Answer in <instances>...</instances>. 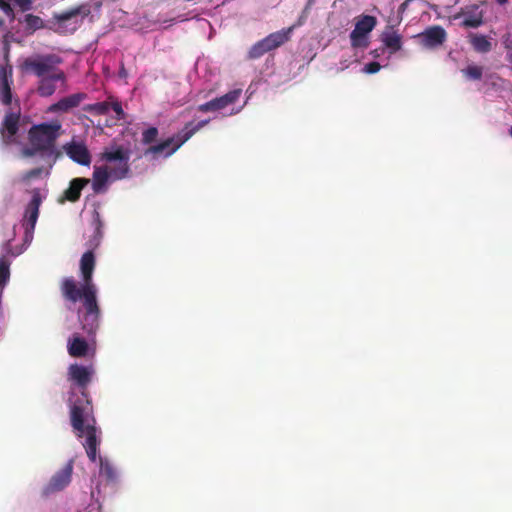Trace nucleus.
Listing matches in <instances>:
<instances>
[{
    "mask_svg": "<svg viewBox=\"0 0 512 512\" xmlns=\"http://www.w3.org/2000/svg\"><path fill=\"white\" fill-rule=\"evenodd\" d=\"M130 151L123 146H114L106 148L100 154V160L109 164H114L110 168L107 166L94 167L92 177V189L95 194L106 191L107 183L111 177L113 180H121L128 176L130 172Z\"/></svg>",
    "mask_w": 512,
    "mask_h": 512,
    "instance_id": "1",
    "label": "nucleus"
},
{
    "mask_svg": "<svg viewBox=\"0 0 512 512\" xmlns=\"http://www.w3.org/2000/svg\"><path fill=\"white\" fill-rule=\"evenodd\" d=\"M95 268V256L93 251L85 252L80 260V271L83 279L81 286H78L73 277H65L60 283V291L63 299L72 304L80 301V293H86V290L97 292L96 286L92 281Z\"/></svg>",
    "mask_w": 512,
    "mask_h": 512,
    "instance_id": "2",
    "label": "nucleus"
},
{
    "mask_svg": "<svg viewBox=\"0 0 512 512\" xmlns=\"http://www.w3.org/2000/svg\"><path fill=\"white\" fill-rule=\"evenodd\" d=\"M61 128L59 121L33 125L28 131L30 145L36 146L47 156H54L56 160L61 155L56 149V140L60 136Z\"/></svg>",
    "mask_w": 512,
    "mask_h": 512,
    "instance_id": "3",
    "label": "nucleus"
},
{
    "mask_svg": "<svg viewBox=\"0 0 512 512\" xmlns=\"http://www.w3.org/2000/svg\"><path fill=\"white\" fill-rule=\"evenodd\" d=\"M208 122L209 120H202L197 124H194L193 122L187 123L174 137L167 138L156 145L150 146L146 150L145 154L158 155L164 153L165 156H171Z\"/></svg>",
    "mask_w": 512,
    "mask_h": 512,
    "instance_id": "4",
    "label": "nucleus"
},
{
    "mask_svg": "<svg viewBox=\"0 0 512 512\" xmlns=\"http://www.w3.org/2000/svg\"><path fill=\"white\" fill-rule=\"evenodd\" d=\"M71 420L76 436L86 438L83 445L87 457L90 461L95 462L97 459L98 446L100 444L95 418H71Z\"/></svg>",
    "mask_w": 512,
    "mask_h": 512,
    "instance_id": "5",
    "label": "nucleus"
},
{
    "mask_svg": "<svg viewBox=\"0 0 512 512\" xmlns=\"http://www.w3.org/2000/svg\"><path fill=\"white\" fill-rule=\"evenodd\" d=\"M97 292L86 290L80 293V300H83L84 312L79 313L82 330L88 335H94L99 328L100 309L97 303Z\"/></svg>",
    "mask_w": 512,
    "mask_h": 512,
    "instance_id": "6",
    "label": "nucleus"
},
{
    "mask_svg": "<svg viewBox=\"0 0 512 512\" xmlns=\"http://www.w3.org/2000/svg\"><path fill=\"white\" fill-rule=\"evenodd\" d=\"M62 62V58L57 54L36 55L35 57L26 58L22 68L37 77L44 78L45 75L56 71L57 66Z\"/></svg>",
    "mask_w": 512,
    "mask_h": 512,
    "instance_id": "7",
    "label": "nucleus"
},
{
    "mask_svg": "<svg viewBox=\"0 0 512 512\" xmlns=\"http://www.w3.org/2000/svg\"><path fill=\"white\" fill-rule=\"evenodd\" d=\"M74 461L69 460L62 469L57 471L50 479V481L43 487L41 495L48 498L50 495L62 491L66 488L72 478Z\"/></svg>",
    "mask_w": 512,
    "mask_h": 512,
    "instance_id": "8",
    "label": "nucleus"
},
{
    "mask_svg": "<svg viewBox=\"0 0 512 512\" xmlns=\"http://www.w3.org/2000/svg\"><path fill=\"white\" fill-rule=\"evenodd\" d=\"M377 19L371 15H362L357 18L355 27L350 33L351 45L353 47H366L365 37L375 28Z\"/></svg>",
    "mask_w": 512,
    "mask_h": 512,
    "instance_id": "9",
    "label": "nucleus"
},
{
    "mask_svg": "<svg viewBox=\"0 0 512 512\" xmlns=\"http://www.w3.org/2000/svg\"><path fill=\"white\" fill-rule=\"evenodd\" d=\"M447 34L443 27L439 25L430 26L422 33L417 35L420 44L429 49L441 46L446 40Z\"/></svg>",
    "mask_w": 512,
    "mask_h": 512,
    "instance_id": "10",
    "label": "nucleus"
},
{
    "mask_svg": "<svg viewBox=\"0 0 512 512\" xmlns=\"http://www.w3.org/2000/svg\"><path fill=\"white\" fill-rule=\"evenodd\" d=\"M20 113L7 112L0 127V133L5 145L16 142L15 136L19 130Z\"/></svg>",
    "mask_w": 512,
    "mask_h": 512,
    "instance_id": "11",
    "label": "nucleus"
},
{
    "mask_svg": "<svg viewBox=\"0 0 512 512\" xmlns=\"http://www.w3.org/2000/svg\"><path fill=\"white\" fill-rule=\"evenodd\" d=\"M67 156L75 163L82 166H89L91 163V154L84 142L72 140L63 146Z\"/></svg>",
    "mask_w": 512,
    "mask_h": 512,
    "instance_id": "12",
    "label": "nucleus"
},
{
    "mask_svg": "<svg viewBox=\"0 0 512 512\" xmlns=\"http://www.w3.org/2000/svg\"><path fill=\"white\" fill-rule=\"evenodd\" d=\"M94 373L93 365L83 366L75 363L68 368V379L78 387L85 389L91 382Z\"/></svg>",
    "mask_w": 512,
    "mask_h": 512,
    "instance_id": "13",
    "label": "nucleus"
},
{
    "mask_svg": "<svg viewBox=\"0 0 512 512\" xmlns=\"http://www.w3.org/2000/svg\"><path fill=\"white\" fill-rule=\"evenodd\" d=\"M87 97V94L84 92L71 94L52 104L49 108V111L68 112L69 110L78 107L82 101L87 99Z\"/></svg>",
    "mask_w": 512,
    "mask_h": 512,
    "instance_id": "14",
    "label": "nucleus"
},
{
    "mask_svg": "<svg viewBox=\"0 0 512 512\" xmlns=\"http://www.w3.org/2000/svg\"><path fill=\"white\" fill-rule=\"evenodd\" d=\"M41 205V196L38 191H36L31 201L28 203L25 210V222H26V233L33 232L35 229V225L39 216V207Z\"/></svg>",
    "mask_w": 512,
    "mask_h": 512,
    "instance_id": "15",
    "label": "nucleus"
},
{
    "mask_svg": "<svg viewBox=\"0 0 512 512\" xmlns=\"http://www.w3.org/2000/svg\"><path fill=\"white\" fill-rule=\"evenodd\" d=\"M381 41L389 49L390 54H394L402 48V36L394 30L393 25L386 26L381 34Z\"/></svg>",
    "mask_w": 512,
    "mask_h": 512,
    "instance_id": "16",
    "label": "nucleus"
},
{
    "mask_svg": "<svg viewBox=\"0 0 512 512\" xmlns=\"http://www.w3.org/2000/svg\"><path fill=\"white\" fill-rule=\"evenodd\" d=\"M91 13V6L89 3L81 4L77 7H73L71 9L62 11L60 13L54 14V19L57 23H65L77 16H81L82 18L87 17Z\"/></svg>",
    "mask_w": 512,
    "mask_h": 512,
    "instance_id": "17",
    "label": "nucleus"
},
{
    "mask_svg": "<svg viewBox=\"0 0 512 512\" xmlns=\"http://www.w3.org/2000/svg\"><path fill=\"white\" fill-rule=\"evenodd\" d=\"M294 30V27H288L286 29H282L273 33H270L268 36L263 38L268 49L270 51L277 49L282 46L286 42L291 39V34Z\"/></svg>",
    "mask_w": 512,
    "mask_h": 512,
    "instance_id": "18",
    "label": "nucleus"
},
{
    "mask_svg": "<svg viewBox=\"0 0 512 512\" xmlns=\"http://www.w3.org/2000/svg\"><path fill=\"white\" fill-rule=\"evenodd\" d=\"M90 183L88 178H74L70 181L69 187L64 191V199L69 202H76L80 199L82 189Z\"/></svg>",
    "mask_w": 512,
    "mask_h": 512,
    "instance_id": "19",
    "label": "nucleus"
},
{
    "mask_svg": "<svg viewBox=\"0 0 512 512\" xmlns=\"http://www.w3.org/2000/svg\"><path fill=\"white\" fill-rule=\"evenodd\" d=\"M99 474L109 484H117L119 474L113 463L105 457H99Z\"/></svg>",
    "mask_w": 512,
    "mask_h": 512,
    "instance_id": "20",
    "label": "nucleus"
},
{
    "mask_svg": "<svg viewBox=\"0 0 512 512\" xmlns=\"http://www.w3.org/2000/svg\"><path fill=\"white\" fill-rule=\"evenodd\" d=\"M67 348L70 356L80 358L87 355L89 346L85 339L75 335L69 339Z\"/></svg>",
    "mask_w": 512,
    "mask_h": 512,
    "instance_id": "21",
    "label": "nucleus"
},
{
    "mask_svg": "<svg viewBox=\"0 0 512 512\" xmlns=\"http://www.w3.org/2000/svg\"><path fill=\"white\" fill-rule=\"evenodd\" d=\"M468 42L478 53H488L492 49L491 41L484 35L478 33H469Z\"/></svg>",
    "mask_w": 512,
    "mask_h": 512,
    "instance_id": "22",
    "label": "nucleus"
},
{
    "mask_svg": "<svg viewBox=\"0 0 512 512\" xmlns=\"http://www.w3.org/2000/svg\"><path fill=\"white\" fill-rule=\"evenodd\" d=\"M9 49L10 46L8 42H5L4 44V64L0 65V83H13L12 76H13V68L9 64Z\"/></svg>",
    "mask_w": 512,
    "mask_h": 512,
    "instance_id": "23",
    "label": "nucleus"
},
{
    "mask_svg": "<svg viewBox=\"0 0 512 512\" xmlns=\"http://www.w3.org/2000/svg\"><path fill=\"white\" fill-rule=\"evenodd\" d=\"M241 93L242 89H234L220 97L214 98L216 108L218 109V111L238 101L239 97L241 96Z\"/></svg>",
    "mask_w": 512,
    "mask_h": 512,
    "instance_id": "24",
    "label": "nucleus"
},
{
    "mask_svg": "<svg viewBox=\"0 0 512 512\" xmlns=\"http://www.w3.org/2000/svg\"><path fill=\"white\" fill-rule=\"evenodd\" d=\"M92 413V406L87 399L86 394H83V399H79L71 406L70 416H90Z\"/></svg>",
    "mask_w": 512,
    "mask_h": 512,
    "instance_id": "25",
    "label": "nucleus"
},
{
    "mask_svg": "<svg viewBox=\"0 0 512 512\" xmlns=\"http://www.w3.org/2000/svg\"><path fill=\"white\" fill-rule=\"evenodd\" d=\"M270 52L268 49L265 41L263 39L256 42L252 47L249 49L247 53V59L249 60H255L262 57L265 53Z\"/></svg>",
    "mask_w": 512,
    "mask_h": 512,
    "instance_id": "26",
    "label": "nucleus"
},
{
    "mask_svg": "<svg viewBox=\"0 0 512 512\" xmlns=\"http://www.w3.org/2000/svg\"><path fill=\"white\" fill-rule=\"evenodd\" d=\"M56 90L55 83L52 82L48 77L41 78L37 88V92L42 97L51 96Z\"/></svg>",
    "mask_w": 512,
    "mask_h": 512,
    "instance_id": "27",
    "label": "nucleus"
},
{
    "mask_svg": "<svg viewBox=\"0 0 512 512\" xmlns=\"http://www.w3.org/2000/svg\"><path fill=\"white\" fill-rule=\"evenodd\" d=\"M83 110L85 112L94 113L96 115H106L110 110V104L108 102L87 104L83 107Z\"/></svg>",
    "mask_w": 512,
    "mask_h": 512,
    "instance_id": "28",
    "label": "nucleus"
},
{
    "mask_svg": "<svg viewBox=\"0 0 512 512\" xmlns=\"http://www.w3.org/2000/svg\"><path fill=\"white\" fill-rule=\"evenodd\" d=\"M23 21L26 24V29L31 32H34L44 27L43 20L39 16L33 14H26L24 16Z\"/></svg>",
    "mask_w": 512,
    "mask_h": 512,
    "instance_id": "29",
    "label": "nucleus"
},
{
    "mask_svg": "<svg viewBox=\"0 0 512 512\" xmlns=\"http://www.w3.org/2000/svg\"><path fill=\"white\" fill-rule=\"evenodd\" d=\"M462 74L471 80H480L483 76V68L478 65H469L462 69Z\"/></svg>",
    "mask_w": 512,
    "mask_h": 512,
    "instance_id": "30",
    "label": "nucleus"
},
{
    "mask_svg": "<svg viewBox=\"0 0 512 512\" xmlns=\"http://www.w3.org/2000/svg\"><path fill=\"white\" fill-rule=\"evenodd\" d=\"M11 84L6 81L5 83H0V101L4 105H10L12 102Z\"/></svg>",
    "mask_w": 512,
    "mask_h": 512,
    "instance_id": "31",
    "label": "nucleus"
},
{
    "mask_svg": "<svg viewBox=\"0 0 512 512\" xmlns=\"http://www.w3.org/2000/svg\"><path fill=\"white\" fill-rule=\"evenodd\" d=\"M158 134L159 132L156 127H149L143 131L141 141L144 145H149L156 141Z\"/></svg>",
    "mask_w": 512,
    "mask_h": 512,
    "instance_id": "32",
    "label": "nucleus"
},
{
    "mask_svg": "<svg viewBox=\"0 0 512 512\" xmlns=\"http://www.w3.org/2000/svg\"><path fill=\"white\" fill-rule=\"evenodd\" d=\"M503 45L507 51L506 59L509 63L512 64V34L511 33H507L506 35L503 36Z\"/></svg>",
    "mask_w": 512,
    "mask_h": 512,
    "instance_id": "33",
    "label": "nucleus"
},
{
    "mask_svg": "<svg viewBox=\"0 0 512 512\" xmlns=\"http://www.w3.org/2000/svg\"><path fill=\"white\" fill-rule=\"evenodd\" d=\"M482 24H483L482 16H471V17L464 19V21L462 22V25L467 28L468 27L469 28H478Z\"/></svg>",
    "mask_w": 512,
    "mask_h": 512,
    "instance_id": "34",
    "label": "nucleus"
},
{
    "mask_svg": "<svg viewBox=\"0 0 512 512\" xmlns=\"http://www.w3.org/2000/svg\"><path fill=\"white\" fill-rule=\"evenodd\" d=\"M42 173H43L42 167L33 168V169L25 172L22 175L21 180L23 182H29L31 179L40 177L42 175Z\"/></svg>",
    "mask_w": 512,
    "mask_h": 512,
    "instance_id": "35",
    "label": "nucleus"
},
{
    "mask_svg": "<svg viewBox=\"0 0 512 512\" xmlns=\"http://www.w3.org/2000/svg\"><path fill=\"white\" fill-rule=\"evenodd\" d=\"M0 9L2 12L10 19V21L15 20V13L11 4L6 0H0Z\"/></svg>",
    "mask_w": 512,
    "mask_h": 512,
    "instance_id": "36",
    "label": "nucleus"
},
{
    "mask_svg": "<svg viewBox=\"0 0 512 512\" xmlns=\"http://www.w3.org/2000/svg\"><path fill=\"white\" fill-rule=\"evenodd\" d=\"M21 12L29 11L33 8V0H10Z\"/></svg>",
    "mask_w": 512,
    "mask_h": 512,
    "instance_id": "37",
    "label": "nucleus"
},
{
    "mask_svg": "<svg viewBox=\"0 0 512 512\" xmlns=\"http://www.w3.org/2000/svg\"><path fill=\"white\" fill-rule=\"evenodd\" d=\"M197 109H198V111L204 112V113L210 112V111H218V109L216 108L214 99H212L206 103L200 104Z\"/></svg>",
    "mask_w": 512,
    "mask_h": 512,
    "instance_id": "38",
    "label": "nucleus"
},
{
    "mask_svg": "<svg viewBox=\"0 0 512 512\" xmlns=\"http://www.w3.org/2000/svg\"><path fill=\"white\" fill-rule=\"evenodd\" d=\"M381 69V65L378 62H370L365 65L364 71L368 74L377 73Z\"/></svg>",
    "mask_w": 512,
    "mask_h": 512,
    "instance_id": "39",
    "label": "nucleus"
},
{
    "mask_svg": "<svg viewBox=\"0 0 512 512\" xmlns=\"http://www.w3.org/2000/svg\"><path fill=\"white\" fill-rule=\"evenodd\" d=\"M38 152H41L40 149H38L36 146H30V147H25L22 149L21 153H22V156L23 157H33L35 156Z\"/></svg>",
    "mask_w": 512,
    "mask_h": 512,
    "instance_id": "40",
    "label": "nucleus"
},
{
    "mask_svg": "<svg viewBox=\"0 0 512 512\" xmlns=\"http://www.w3.org/2000/svg\"><path fill=\"white\" fill-rule=\"evenodd\" d=\"M95 224H96V229H95V238H98L97 241H99V239L101 238V228H102V221L100 219V215L98 212H95Z\"/></svg>",
    "mask_w": 512,
    "mask_h": 512,
    "instance_id": "41",
    "label": "nucleus"
},
{
    "mask_svg": "<svg viewBox=\"0 0 512 512\" xmlns=\"http://www.w3.org/2000/svg\"><path fill=\"white\" fill-rule=\"evenodd\" d=\"M2 251H3L2 255H6L7 258H9V256H15V254L13 253L11 240H7L3 243Z\"/></svg>",
    "mask_w": 512,
    "mask_h": 512,
    "instance_id": "42",
    "label": "nucleus"
},
{
    "mask_svg": "<svg viewBox=\"0 0 512 512\" xmlns=\"http://www.w3.org/2000/svg\"><path fill=\"white\" fill-rule=\"evenodd\" d=\"M48 78L51 79L53 83H55L56 81H64L65 74L63 71H58V72L54 71V72L50 73Z\"/></svg>",
    "mask_w": 512,
    "mask_h": 512,
    "instance_id": "43",
    "label": "nucleus"
},
{
    "mask_svg": "<svg viewBox=\"0 0 512 512\" xmlns=\"http://www.w3.org/2000/svg\"><path fill=\"white\" fill-rule=\"evenodd\" d=\"M110 109H112L119 118L124 114L122 105L119 102L110 104Z\"/></svg>",
    "mask_w": 512,
    "mask_h": 512,
    "instance_id": "44",
    "label": "nucleus"
},
{
    "mask_svg": "<svg viewBox=\"0 0 512 512\" xmlns=\"http://www.w3.org/2000/svg\"><path fill=\"white\" fill-rule=\"evenodd\" d=\"M305 19H306L305 16H303V15L300 16L298 21L295 24H293L291 27H294V29H295L296 27H299V26L303 25L304 22H305Z\"/></svg>",
    "mask_w": 512,
    "mask_h": 512,
    "instance_id": "45",
    "label": "nucleus"
},
{
    "mask_svg": "<svg viewBox=\"0 0 512 512\" xmlns=\"http://www.w3.org/2000/svg\"><path fill=\"white\" fill-rule=\"evenodd\" d=\"M119 76L121 78H126L127 77V71H126L124 65H122L120 70H119Z\"/></svg>",
    "mask_w": 512,
    "mask_h": 512,
    "instance_id": "46",
    "label": "nucleus"
},
{
    "mask_svg": "<svg viewBox=\"0 0 512 512\" xmlns=\"http://www.w3.org/2000/svg\"><path fill=\"white\" fill-rule=\"evenodd\" d=\"M498 4L504 5L508 2V0H497Z\"/></svg>",
    "mask_w": 512,
    "mask_h": 512,
    "instance_id": "47",
    "label": "nucleus"
},
{
    "mask_svg": "<svg viewBox=\"0 0 512 512\" xmlns=\"http://www.w3.org/2000/svg\"><path fill=\"white\" fill-rule=\"evenodd\" d=\"M4 25L3 19L0 18V28Z\"/></svg>",
    "mask_w": 512,
    "mask_h": 512,
    "instance_id": "48",
    "label": "nucleus"
},
{
    "mask_svg": "<svg viewBox=\"0 0 512 512\" xmlns=\"http://www.w3.org/2000/svg\"><path fill=\"white\" fill-rule=\"evenodd\" d=\"M509 135L512 137V126L509 129Z\"/></svg>",
    "mask_w": 512,
    "mask_h": 512,
    "instance_id": "49",
    "label": "nucleus"
},
{
    "mask_svg": "<svg viewBox=\"0 0 512 512\" xmlns=\"http://www.w3.org/2000/svg\"><path fill=\"white\" fill-rule=\"evenodd\" d=\"M405 6H406V2H405V3H402L401 8H402V9H404V8H405Z\"/></svg>",
    "mask_w": 512,
    "mask_h": 512,
    "instance_id": "50",
    "label": "nucleus"
}]
</instances>
